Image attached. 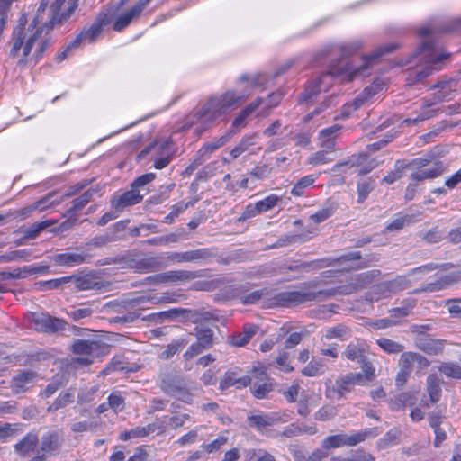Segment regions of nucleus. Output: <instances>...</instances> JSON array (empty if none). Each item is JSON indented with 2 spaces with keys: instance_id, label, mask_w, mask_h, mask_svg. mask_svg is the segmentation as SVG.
<instances>
[{
  "instance_id": "nucleus-1",
  "label": "nucleus",
  "mask_w": 461,
  "mask_h": 461,
  "mask_svg": "<svg viewBox=\"0 0 461 461\" xmlns=\"http://www.w3.org/2000/svg\"><path fill=\"white\" fill-rule=\"evenodd\" d=\"M47 9L48 4L41 2L32 20L27 23L23 15L12 32L9 57L20 68L36 66L50 44L49 33L57 24L51 23Z\"/></svg>"
},
{
  "instance_id": "nucleus-2",
  "label": "nucleus",
  "mask_w": 461,
  "mask_h": 461,
  "mask_svg": "<svg viewBox=\"0 0 461 461\" xmlns=\"http://www.w3.org/2000/svg\"><path fill=\"white\" fill-rule=\"evenodd\" d=\"M266 82L267 77L264 74L242 75L237 80L236 88L208 98L194 114L198 124L195 129L196 132L201 134L215 125L219 120L243 102L257 88L265 89Z\"/></svg>"
},
{
  "instance_id": "nucleus-3",
  "label": "nucleus",
  "mask_w": 461,
  "mask_h": 461,
  "mask_svg": "<svg viewBox=\"0 0 461 461\" xmlns=\"http://www.w3.org/2000/svg\"><path fill=\"white\" fill-rule=\"evenodd\" d=\"M364 42L360 40H356L348 43H344L339 46V50L342 58L332 61L337 65V68L341 65L339 61H345L348 64V70L344 72L341 77V81H351L357 77H366L368 75V69L375 64V62L382 56L392 53L400 48V45L396 42L385 43L377 47L371 54L363 57V64L357 68H352L350 64L345 59V58L350 57L357 53L362 47Z\"/></svg>"
},
{
  "instance_id": "nucleus-4",
  "label": "nucleus",
  "mask_w": 461,
  "mask_h": 461,
  "mask_svg": "<svg viewBox=\"0 0 461 461\" xmlns=\"http://www.w3.org/2000/svg\"><path fill=\"white\" fill-rule=\"evenodd\" d=\"M447 55L439 52V50L433 41H425L411 56V59L418 58L420 62L422 61L423 66L408 71L406 77L407 85L411 86L422 82L423 79L432 75L434 71L439 69V67H438V63L447 59Z\"/></svg>"
},
{
  "instance_id": "nucleus-5",
  "label": "nucleus",
  "mask_w": 461,
  "mask_h": 461,
  "mask_svg": "<svg viewBox=\"0 0 461 461\" xmlns=\"http://www.w3.org/2000/svg\"><path fill=\"white\" fill-rule=\"evenodd\" d=\"M341 65L337 68V65L330 63L329 69L322 72L321 76L306 86L305 90L299 96V103H305L312 101L321 90L322 86L326 90L331 84L332 78H339L340 76L348 70V64L345 61H339Z\"/></svg>"
},
{
  "instance_id": "nucleus-6",
  "label": "nucleus",
  "mask_w": 461,
  "mask_h": 461,
  "mask_svg": "<svg viewBox=\"0 0 461 461\" xmlns=\"http://www.w3.org/2000/svg\"><path fill=\"white\" fill-rule=\"evenodd\" d=\"M379 435L376 428H370L356 432L350 436L347 434H336L326 437L321 442V447L325 450L339 448L345 446L354 447L364 442L368 438H375Z\"/></svg>"
},
{
  "instance_id": "nucleus-7",
  "label": "nucleus",
  "mask_w": 461,
  "mask_h": 461,
  "mask_svg": "<svg viewBox=\"0 0 461 461\" xmlns=\"http://www.w3.org/2000/svg\"><path fill=\"white\" fill-rule=\"evenodd\" d=\"M364 377L361 373H348L340 375L334 383L329 380L325 383V394L328 398L339 400L351 393L356 385H363Z\"/></svg>"
},
{
  "instance_id": "nucleus-8",
  "label": "nucleus",
  "mask_w": 461,
  "mask_h": 461,
  "mask_svg": "<svg viewBox=\"0 0 461 461\" xmlns=\"http://www.w3.org/2000/svg\"><path fill=\"white\" fill-rule=\"evenodd\" d=\"M321 282L312 281L305 283L297 290L290 291V305L300 304L314 300L322 301L334 296L331 288L319 289Z\"/></svg>"
},
{
  "instance_id": "nucleus-9",
  "label": "nucleus",
  "mask_w": 461,
  "mask_h": 461,
  "mask_svg": "<svg viewBox=\"0 0 461 461\" xmlns=\"http://www.w3.org/2000/svg\"><path fill=\"white\" fill-rule=\"evenodd\" d=\"M381 275L382 273L379 269H372L357 274L351 277L347 285L332 287L334 296L337 294H351L364 289Z\"/></svg>"
},
{
  "instance_id": "nucleus-10",
  "label": "nucleus",
  "mask_w": 461,
  "mask_h": 461,
  "mask_svg": "<svg viewBox=\"0 0 461 461\" xmlns=\"http://www.w3.org/2000/svg\"><path fill=\"white\" fill-rule=\"evenodd\" d=\"M114 12L113 8H110L101 13L96 21L88 29L82 31L72 41V45L79 46L83 41L94 42L101 33L103 27L112 23Z\"/></svg>"
},
{
  "instance_id": "nucleus-11",
  "label": "nucleus",
  "mask_w": 461,
  "mask_h": 461,
  "mask_svg": "<svg viewBox=\"0 0 461 461\" xmlns=\"http://www.w3.org/2000/svg\"><path fill=\"white\" fill-rule=\"evenodd\" d=\"M101 345L96 340L77 339L74 342L73 352L79 357L74 359L75 363L88 366L98 356Z\"/></svg>"
},
{
  "instance_id": "nucleus-12",
  "label": "nucleus",
  "mask_w": 461,
  "mask_h": 461,
  "mask_svg": "<svg viewBox=\"0 0 461 461\" xmlns=\"http://www.w3.org/2000/svg\"><path fill=\"white\" fill-rule=\"evenodd\" d=\"M171 144L170 139H166L147 147L139 154V158H143L149 152L154 151L156 158H154V167L157 169L165 168L171 160Z\"/></svg>"
},
{
  "instance_id": "nucleus-13",
  "label": "nucleus",
  "mask_w": 461,
  "mask_h": 461,
  "mask_svg": "<svg viewBox=\"0 0 461 461\" xmlns=\"http://www.w3.org/2000/svg\"><path fill=\"white\" fill-rule=\"evenodd\" d=\"M61 441L60 435L56 431L44 434L41 438V445L35 456L28 461H46L49 456L59 452Z\"/></svg>"
},
{
  "instance_id": "nucleus-14",
  "label": "nucleus",
  "mask_w": 461,
  "mask_h": 461,
  "mask_svg": "<svg viewBox=\"0 0 461 461\" xmlns=\"http://www.w3.org/2000/svg\"><path fill=\"white\" fill-rule=\"evenodd\" d=\"M31 324L38 331L54 333L63 330L66 322L45 312H34L31 317Z\"/></svg>"
},
{
  "instance_id": "nucleus-15",
  "label": "nucleus",
  "mask_w": 461,
  "mask_h": 461,
  "mask_svg": "<svg viewBox=\"0 0 461 461\" xmlns=\"http://www.w3.org/2000/svg\"><path fill=\"white\" fill-rule=\"evenodd\" d=\"M79 0H55L50 6L51 23L60 25L67 22L78 6Z\"/></svg>"
},
{
  "instance_id": "nucleus-16",
  "label": "nucleus",
  "mask_w": 461,
  "mask_h": 461,
  "mask_svg": "<svg viewBox=\"0 0 461 461\" xmlns=\"http://www.w3.org/2000/svg\"><path fill=\"white\" fill-rule=\"evenodd\" d=\"M429 160L414 158L409 162L404 159H398L394 163L393 170L390 171L382 180L383 183L391 185L403 176L404 170L407 168H420L427 167Z\"/></svg>"
},
{
  "instance_id": "nucleus-17",
  "label": "nucleus",
  "mask_w": 461,
  "mask_h": 461,
  "mask_svg": "<svg viewBox=\"0 0 461 461\" xmlns=\"http://www.w3.org/2000/svg\"><path fill=\"white\" fill-rule=\"evenodd\" d=\"M151 1L152 0H139L132 7L115 19L113 29L116 32H121L125 29L135 18L140 15L142 11Z\"/></svg>"
},
{
  "instance_id": "nucleus-18",
  "label": "nucleus",
  "mask_w": 461,
  "mask_h": 461,
  "mask_svg": "<svg viewBox=\"0 0 461 461\" xmlns=\"http://www.w3.org/2000/svg\"><path fill=\"white\" fill-rule=\"evenodd\" d=\"M142 199L143 196L140 194V191L131 187V190L122 194H115L111 200V206L116 211H122L127 207L140 203Z\"/></svg>"
},
{
  "instance_id": "nucleus-19",
  "label": "nucleus",
  "mask_w": 461,
  "mask_h": 461,
  "mask_svg": "<svg viewBox=\"0 0 461 461\" xmlns=\"http://www.w3.org/2000/svg\"><path fill=\"white\" fill-rule=\"evenodd\" d=\"M211 255L209 249H199L185 252H169L167 258L172 264H179L183 262H195L204 259Z\"/></svg>"
},
{
  "instance_id": "nucleus-20",
  "label": "nucleus",
  "mask_w": 461,
  "mask_h": 461,
  "mask_svg": "<svg viewBox=\"0 0 461 461\" xmlns=\"http://www.w3.org/2000/svg\"><path fill=\"white\" fill-rule=\"evenodd\" d=\"M198 277L196 272L187 270H170L152 276L151 278L158 284L160 283H177L194 280Z\"/></svg>"
},
{
  "instance_id": "nucleus-21",
  "label": "nucleus",
  "mask_w": 461,
  "mask_h": 461,
  "mask_svg": "<svg viewBox=\"0 0 461 461\" xmlns=\"http://www.w3.org/2000/svg\"><path fill=\"white\" fill-rule=\"evenodd\" d=\"M460 280V276L456 273H451L449 275H446L441 276L439 279L435 282H431L426 285H421L420 287L414 290L415 294L420 293H434L440 290H443L449 285L457 283Z\"/></svg>"
},
{
  "instance_id": "nucleus-22",
  "label": "nucleus",
  "mask_w": 461,
  "mask_h": 461,
  "mask_svg": "<svg viewBox=\"0 0 461 461\" xmlns=\"http://www.w3.org/2000/svg\"><path fill=\"white\" fill-rule=\"evenodd\" d=\"M321 146L325 148V149L319 150L313 154H312L308 159L307 163L312 166H319L322 164H327L335 159L334 156V141L330 139L323 140L321 142Z\"/></svg>"
},
{
  "instance_id": "nucleus-23",
  "label": "nucleus",
  "mask_w": 461,
  "mask_h": 461,
  "mask_svg": "<svg viewBox=\"0 0 461 461\" xmlns=\"http://www.w3.org/2000/svg\"><path fill=\"white\" fill-rule=\"evenodd\" d=\"M311 399L312 397L304 392H302L299 395V386L297 384L290 386V403H294L293 409H296L300 416L305 417L309 413Z\"/></svg>"
},
{
  "instance_id": "nucleus-24",
  "label": "nucleus",
  "mask_w": 461,
  "mask_h": 461,
  "mask_svg": "<svg viewBox=\"0 0 461 461\" xmlns=\"http://www.w3.org/2000/svg\"><path fill=\"white\" fill-rule=\"evenodd\" d=\"M369 347L365 341L357 340L349 343L344 349L342 356L348 360L360 364L367 357Z\"/></svg>"
},
{
  "instance_id": "nucleus-25",
  "label": "nucleus",
  "mask_w": 461,
  "mask_h": 461,
  "mask_svg": "<svg viewBox=\"0 0 461 461\" xmlns=\"http://www.w3.org/2000/svg\"><path fill=\"white\" fill-rule=\"evenodd\" d=\"M420 158L429 160V164L427 167L415 168L416 170H420L424 180L435 179L442 176L443 173L445 172L446 167L441 160L436 159L434 158L433 156L430 155L425 156Z\"/></svg>"
},
{
  "instance_id": "nucleus-26",
  "label": "nucleus",
  "mask_w": 461,
  "mask_h": 461,
  "mask_svg": "<svg viewBox=\"0 0 461 461\" xmlns=\"http://www.w3.org/2000/svg\"><path fill=\"white\" fill-rule=\"evenodd\" d=\"M87 255L82 252H66L53 255L52 262L57 266L74 267L86 261Z\"/></svg>"
},
{
  "instance_id": "nucleus-27",
  "label": "nucleus",
  "mask_w": 461,
  "mask_h": 461,
  "mask_svg": "<svg viewBox=\"0 0 461 461\" xmlns=\"http://www.w3.org/2000/svg\"><path fill=\"white\" fill-rule=\"evenodd\" d=\"M441 381L436 375L427 377V393L429 399L423 401V406L429 408L431 404L439 401L441 396Z\"/></svg>"
},
{
  "instance_id": "nucleus-28",
  "label": "nucleus",
  "mask_w": 461,
  "mask_h": 461,
  "mask_svg": "<svg viewBox=\"0 0 461 461\" xmlns=\"http://www.w3.org/2000/svg\"><path fill=\"white\" fill-rule=\"evenodd\" d=\"M38 443V435L34 432H30L14 445V450L20 456L25 457L36 449Z\"/></svg>"
},
{
  "instance_id": "nucleus-29",
  "label": "nucleus",
  "mask_w": 461,
  "mask_h": 461,
  "mask_svg": "<svg viewBox=\"0 0 461 461\" xmlns=\"http://www.w3.org/2000/svg\"><path fill=\"white\" fill-rule=\"evenodd\" d=\"M34 382V373L31 371H23L13 377L12 389L16 393H24L33 385Z\"/></svg>"
},
{
  "instance_id": "nucleus-30",
  "label": "nucleus",
  "mask_w": 461,
  "mask_h": 461,
  "mask_svg": "<svg viewBox=\"0 0 461 461\" xmlns=\"http://www.w3.org/2000/svg\"><path fill=\"white\" fill-rule=\"evenodd\" d=\"M384 84L379 81H375L374 84L370 86H367L364 89L362 93H360L352 103L347 104L348 109H351L352 111L357 110L361 107L370 97L375 95L378 91L383 89Z\"/></svg>"
},
{
  "instance_id": "nucleus-31",
  "label": "nucleus",
  "mask_w": 461,
  "mask_h": 461,
  "mask_svg": "<svg viewBox=\"0 0 461 461\" xmlns=\"http://www.w3.org/2000/svg\"><path fill=\"white\" fill-rule=\"evenodd\" d=\"M456 86L457 82L453 78L438 81L431 86L432 89H438V93L434 95V98L438 102L451 98V94L455 91Z\"/></svg>"
},
{
  "instance_id": "nucleus-32",
  "label": "nucleus",
  "mask_w": 461,
  "mask_h": 461,
  "mask_svg": "<svg viewBox=\"0 0 461 461\" xmlns=\"http://www.w3.org/2000/svg\"><path fill=\"white\" fill-rule=\"evenodd\" d=\"M263 102L262 97H258L256 100L249 104L244 109H242L239 114L235 117L232 122L233 128H242L246 125L248 117L256 112Z\"/></svg>"
},
{
  "instance_id": "nucleus-33",
  "label": "nucleus",
  "mask_w": 461,
  "mask_h": 461,
  "mask_svg": "<svg viewBox=\"0 0 461 461\" xmlns=\"http://www.w3.org/2000/svg\"><path fill=\"white\" fill-rule=\"evenodd\" d=\"M351 337V329L343 324L339 323L336 326L329 327L323 334L321 339L330 340L338 339L339 340H348Z\"/></svg>"
},
{
  "instance_id": "nucleus-34",
  "label": "nucleus",
  "mask_w": 461,
  "mask_h": 461,
  "mask_svg": "<svg viewBox=\"0 0 461 461\" xmlns=\"http://www.w3.org/2000/svg\"><path fill=\"white\" fill-rule=\"evenodd\" d=\"M435 31L444 32H461V17L449 21L442 28L436 29L434 27L426 26L420 30V34L422 37L428 36Z\"/></svg>"
},
{
  "instance_id": "nucleus-35",
  "label": "nucleus",
  "mask_w": 461,
  "mask_h": 461,
  "mask_svg": "<svg viewBox=\"0 0 461 461\" xmlns=\"http://www.w3.org/2000/svg\"><path fill=\"white\" fill-rule=\"evenodd\" d=\"M402 431L398 428H393L387 431L383 438L376 442L378 449H385L399 442Z\"/></svg>"
},
{
  "instance_id": "nucleus-36",
  "label": "nucleus",
  "mask_w": 461,
  "mask_h": 461,
  "mask_svg": "<svg viewBox=\"0 0 461 461\" xmlns=\"http://www.w3.org/2000/svg\"><path fill=\"white\" fill-rule=\"evenodd\" d=\"M432 104H433L432 103H429V102L426 101L424 103V105H423L421 111L420 112V113L416 117H414V118H407V119H405L404 122L407 123L408 125L417 124L420 122H423L425 120L432 118L433 116H435L439 112V108L429 109V107Z\"/></svg>"
},
{
  "instance_id": "nucleus-37",
  "label": "nucleus",
  "mask_w": 461,
  "mask_h": 461,
  "mask_svg": "<svg viewBox=\"0 0 461 461\" xmlns=\"http://www.w3.org/2000/svg\"><path fill=\"white\" fill-rule=\"evenodd\" d=\"M230 138L231 134L226 133L219 139L205 144L200 149V155H204L208 159L215 150L225 145L230 140Z\"/></svg>"
},
{
  "instance_id": "nucleus-38",
  "label": "nucleus",
  "mask_w": 461,
  "mask_h": 461,
  "mask_svg": "<svg viewBox=\"0 0 461 461\" xmlns=\"http://www.w3.org/2000/svg\"><path fill=\"white\" fill-rule=\"evenodd\" d=\"M276 419L268 415H252L249 417L250 427L256 428L259 431L267 429L275 424Z\"/></svg>"
},
{
  "instance_id": "nucleus-39",
  "label": "nucleus",
  "mask_w": 461,
  "mask_h": 461,
  "mask_svg": "<svg viewBox=\"0 0 461 461\" xmlns=\"http://www.w3.org/2000/svg\"><path fill=\"white\" fill-rule=\"evenodd\" d=\"M367 159V155L366 153L354 154L348 158L347 160L337 163L333 167L332 171L337 173L341 170L342 167H353L362 166L365 161Z\"/></svg>"
},
{
  "instance_id": "nucleus-40",
  "label": "nucleus",
  "mask_w": 461,
  "mask_h": 461,
  "mask_svg": "<svg viewBox=\"0 0 461 461\" xmlns=\"http://www.w3.org/2000/svg\"><path fill=\"white\" fill-rule=\"evenodd\" d=\"M376 344L387 354H398L404 350V346L388 338L376 339Z\"/></svg>"
},
{
  "instance_id": "nucleus-41",
  "label": "nucleus",
  "mask_w": 461,
  "mask_h": 461,
  "mask_svg": "<svg viewBox=\"0 0 461 461\" xmlns=\"http://www.w3.org/2000/svg\"><path fill=\"white\" fill-rule=\"evenodd\" d=\"M160 267L159 261L154 257H145L136 262L135 268L140 273H149Z\"/></svg>"
},
{
  "instance_id": "nucleus-42",
  "label": "nucleus",
  "mask_w": 461,
  "mask_h": 461,
  "mask_svg": "<svg viewBox=\"0 0 461 461\" xmlns=\"http://www.w3.org/2000/svg\"><path fill=\"white\" fill-rule=\"evenodd\" d=\"M438 370L447 378L461 379V366L453 362H442Z\"/></svg>"
},
{
  "instance_id": "nucleus-43",
  "label": "nucleus",
  "mask_w": 461,
  "mask_h": 461,
  "mask_svg": "<svg viewBox=\"0 0 461 461\" xmlns=\"http://www.w3.org/2000/svg\"><path fill=\"white\" fill-rule=\"evenodd\" d=\"M316 176L309 175L300 178L294 185L291 190V194L294 196H302L304 193V189L313 185L316 180Z\"/></svg>"
},
{
  "instance_id": "nucleus-44",
  "label": "nucleus",
  "mask_w": 461,
  "mask_h": 461,
  "mask_svg": "<svg viewBox=\"0 0 461 461\" xmlns=\"http://www.w3.org/2000/svg\"><path fill=\"white\" fill-rule=\"evenodd\" d=\"M196 339L200 344L203 345V348H210L213 345V331L212 330L205 327H197Z\"/></svg>"
},
{
  "instance_id": "nucleus-45",
  "label": "nucleus",
  "mask_w": 461,
  "mask_h": 461,
  "mask_svg": "<svg viewBox=\"0 0 461 461\" xmlns=\"http://www.w3.org/2000/svg\"><path fill=\"white\" fill-rule=\"evenodd\" d=\"M385 285L389 287V292L396 294L409 288L411 282L405 276H397L394 279L386 281Z\"/></svg>"
},
{
  "instance_id": "nucleus-46",
  "label": "nucleus",
  "mask_w": 461,
  "mask_h": 461,
  "mask_svg": "<svg viewBox=\"0 0 461 461\" xmlns=\"http://www.w3.org/2000/svg\"><path fill=\"white\" fill-rule=\"evenodd\" d=\"M416 343L419 348L428 354H438L441 350L437 341L426 337L418 338Z\"/></svg>"
},
{
  "instance_id": "nucleus-47",
  "label": "nucleus",
  "mask_w": 461,
  "mask_h": 461,
  "mask_svg": "<svg viewBox=\"0 0 461 461\" xmlns=\"http://www.w3.org/2000/svg\"><path fill=\"white\" fill-rule=\"evenodd\" d=\"M283 98V94L276 92L269 95L267 99H263L260 105L262 109L258 112V116H264L267 113L268 109L276 106Z\"/></svg>"
},
{
  "instance_id": "nucleus-48",
  "label": "nucleus",
  "mask_w": 461,
  "mask_h": 461,
  "mask_svg": "<svg viewBox=\"0 0 461 461\" xmlns=\"http://www.w3.org/2000/svg\"><path fill=\"white\" fill-rule=\"evenodd\" d=\"M187 342L184 339H178L168 344L166 349L161 352L160 357L162 359H168L172 357L176 353L183 349L186 346Z\"/></svg>"
},
{
  "instance_id": "nucleus-49",
  "label": "nucleus",
  "mask_w": 461,
  "mask_h": 461,
  "mask_svg": "<svg viewBox=\"0 0 461 461\" xmlns=\"http://www.w3.org/2000/svg\"><path fill=\"white\" fill-rule=\"evenodd\" d=\"M95 190L90 188L84 192L79 197L73 200V206L69 210V212H77L82 210L90 201Z\"/></svg>"
},
{
  "instance_id": "nucleus-50",
  "label": "nucleus",
  "mask_w": 461,
  "mask_h": 461,
  "mask_svg": "<svg viewBox=\"0 0 461 461\" xmlns=\"http://www.w3.org/2000/svg\"><path fill=\"white\" fill-rule=\"evenodd\" d=\"M273 389V384L272 383L269 381H266V382H258V381H254L253 382V384H252V393L255 397L258 398V399H263L265 398L267 393L272 391Z\"/></svg>"
},
{
  "instance_id": "nucleus-51",
  "label": "nucleus",
  "mask_w": 461,
  "mask_h": 461,
  "mask_svg": "<svg viewBox=\"0 0 461 461\" xmlns=\"http://www.w3.org/2000/svg\"><path fill=\"white\" fill-rule=\"evenodd\" d=\"M324 373V365L321 361L312 360L302 370L305 376H317Z\"/></svg>"
},
{
  "instance_id": "nucleus-52",
  "label": "nucleus",
  "mask_w": 461,
  "mask_h": 461,
  "mask_svg": "<svg viewBox=\"0 0 461 461\" xmlns=\"http://www.w3.org/2000/svg\"><path fill=\"white\" fill-rule=\"evenodd\" d=\"M280 202V198L276 194H270L266 198L258 201L256 203L260 213L266 212L277 206Z\"/></svg>"
},
{
  "instance_id": "nucleus-53",
  "label": "nucleus",
  "mask_w": 461,
  "mask_h": 461,
  "mask_svg": "<svg viewBox=\"0 0 461 461\" xmlns=\"http://www.w3.org/2000/svg\"><path fill=\"white\" fill-rule=\"evenodd\" d=\"M108 405L115 412L118 413L124 409L125 401L119 392H113L108 396Z\"/></svg>"
},
{
  "instance_id": "nucleus-54",
  "label": "nucleus",
  "mask_w": 461,
  "mask_h": 461,
  "mask_svg": "<svg viewBox=\"0 0 461 461\" xmlns=\"http://www.w3.org/2000/svg\"><path fill=\"white\" fill-rule=\"evenodd\" d=\"M415 306V300H408L403 306L393 308L389 311L392 318H402L408 316Z\"/></svg>"
},
{
  "instance_id": "nucleus-55",
  "label": "nucleus",
  "mask_w": 461,
  "mask_h": 461,
  "mask_svg": "<svg viewBox=\"0 0 461 461\" xmlns=\"http://www.w3.org/2000/svg\"><path fill=\"white\" fill-rule=\"evenodd\" d=\"M206 159L207 158L204 155H200L199 149L194 158L190 160L189 165L183 171L182 176H190L194 171L198 168V167H200Z\"/></svg>"
},
{
  "instance_id": "nucleus-56",
  "label": "nucleus",
  "mask_w": 461,
  "mask_h": 461,
  "mask_svg": "<svg viewBox=\"0 0 461 461\" xmlns=\"http://www.w3.org/2000/svg\"><path fill=\"white\" fill-rule=\"evenodd\" d=\"M188 207L187 203L180 202L172 206L171 212L164 218L163 222L166 224H171L175 219L183 213Z\"/></svg>"
},
{
  "instance_id": "nucleus-57",
  "label": "nucleus",
  "mask_w": 461,
  "mask_h": 461,
  "mask_svg": "<svg viewBox=\"0 0 461 461\" xmlns=\"http://www.w3.org/2000/svg\"><path fill=\"white\" fill-rule=\"evenodd\" d=\"M336 209L337 205L334 203H330L329 206L319 210L315 214L312 215L311 218L314 220L316 223L322 222L330 217Z\"/></svg>"
},
{
  "instance_id": "nucleus-58",
  "label": "nucleus",
  "mask_w": 461,
  "mask_h": 461,
  "mask_svg": "<svg viewBox=\"0 0 461 461\" xmlns=\"http://www.w3.org/2000/svg\"><path fill=\"white\" fill-rule=\"evenodd\" d=\"M337 415V409L332 405H325L315 412L314 417L318 420H329Z\"/></svg>"
},
{
  "instance_id": "nucleus-59",
  "label": "nucleus",
  "mask_w": 461,
  "mask_h": 461,
  "mask_svg": "<svg viewBox=\"0 0 461 461\" xmlns=\"http://www.w3.org/2000/svg\"><path fill=\"white\" fill-rule=\"evenodd\" d=\"M359 365L363 370V373L361 374L364 377V384L366 382H372L375 377V369L372 362L369 361L368 357H366L364 362H361Z\"/></svg>"
},
{
  "instance_id": "nucleus-60",
  "label": "nucleus",
  "mask_w": 461,
  "mask_h": 461,
  "mask_svg": "<svg viewBox=\"0 0 461 461\" xmlns=\"http://www.w3.org/2000/svg\"><path fill=\"white\" fill-rule=\"evenodd\" d=\"M180 297V294L176 293H171V292H164V293H156L155 298L153 300L157 304H162V303H176L178 301V298Z\"/></svg>"
},
{
  "instance_id": "nucleus-61",
  "label": "nucleus",
  "mask_w": 461,
  "mask_h": 461,
  "mask_svg": "<svg viewBox=\"0 0 461 461\" xmlns=\"http://www.w3.org/2000/svg\"><path fill=\"white\" fill-rule=\"evenodd\" d=\"M267 292L265 289L256 290L249 294H244L240 297V301L244 304L257 303L263 296L267 295Z\"/></svg>"
},
{
  "instance_id": "nucleus-62",
  "label": "nucleus",
  "mask_w": 461,
  "mask_h": 461,
  "mask_svg": "<svg viewBox=\"0 0 461 461\" xmlns=\"http://www.w3.org/2000/svg\"><path fill=\"white\" fill-rule=\"evenodd\" d=\"M399 367L404 371L411 373L414 369V361L412 352H404L399 359Z\"/></svg>"
},
{
  "instance_id": "nucleus-63",
  "label": "nucleus",
  "mask_w": 461,
  "mask_h": 461,
  "mask_svg": "<svg viewBox=\"0 0 461 461\" xmlns=\"http://www.w3.org/2000/svg\"><path fill=\"white\" fill-rule=\"evenodd\" d=\"M73 399H74V393L71 392H66L62 394H59V396L54 401V402L50 406V409L58 410V409L63 408L67 404L72 402Z\"/></svg>"
},
{
  "instance_id": "nucleus-64",
  "label": "nucleus",
  "mask_w": 461,
  "mask_h": 461,
  "mask_svg": "<svg viewBox=\"0 0 461 461\" xmlns=\"http://www.w3.org/2000/svg\"><path fill=\"white\" fill-rule=\"evenodd\" d=\"M96 283L93 278L89 276H81L76 279V287L79 291H86L94 289L96 286Z\"/></svg>"
}]
</instances>
